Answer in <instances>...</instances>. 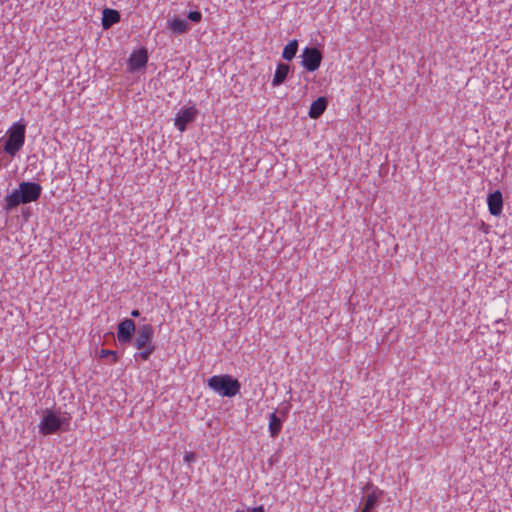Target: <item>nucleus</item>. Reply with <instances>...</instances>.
Segmentation results:
<instances>
[{"label":"nucleus","instance_id":"9d476101","mask_svg":"<svg viewBox=\"0 0 512 512\" xmlns=\"http://www.w3.org/2000/svg\"><path fill=\"white\" fill-rule=\"evenodd\" d=\"M488 209L491 215L499 216L503 209V196L500 190L490 193L487 197Z\"/></svg>","mask_w":512,"mask_h":512},{"label":"nucleus","instance_id":"2eb2a0df","mask_svg":"<svg viewBox=\"0 0 512 512\" xmlns=\"http://www.w3.org/2000/svg\"><path fill=\"white\" fill-rule=\"evenodd\" d=\"M283 425V419L277 415L276 412H273L269 415V433L272 438H275L279 435Z\"/></svg>","mask_w":512,"mask_h":512},{"label":"nucleus","instance_id":"1a4fd4ad","mask_svg":"<svg viewBox=\"0 0 512 512\" xmlns=\"http://www.w3.org/2000/svg\"><path fill=\"white\" fill-rule=\"evenodd\" d=\"M148 62V52L145 48L134 51L129 59L128 66L130 71H138L146 66Z\"/></svg>","mask_w":512,"mask_h":512},{"label":"nucleus","instance_id":"412c9836","mask_svg":"<svg viewBox=\"0 0 512 512\" xmlns=\"http://www.w3.org/2000/svg\"><path fill=\"white\" fill-rule=\"evenodd\" d=\"M288 411H289V406H286L282 410L279 411L283 420L286 418Z\"/></svg>","mask_w":512,"mask_h":512},{"label":"nucleus","instance_id":"6ab92c4d","mask_svg":"<svg viewBox=\"0 0 512 512\" xmlns=\"http://www.w3.org/2000/svg\"><path fill=\"white\" fill-rule=\"evenodd\" d=\"M187 17L190 21L198 23L202 20V13L200 11H190Z\"/></svg>","mask_w":512,"mask_h":512},{"label":"nucleus","instance_id":"39448f33","mask_svg":"<svg viewBox=\"0 0 512 512\" xmlns=\"http://www.w3.org/2000/svg\"><path fill=\"white\" fill-rule=\"evenodd\" d=\"M26 124L21 120L15 122L7 130V139L3 145L4 151L14 157L25 143Z\"/></svg>","mask_w":512,"mask_h":512},{"label":"nucleus","instance_id":"9b49d317","mask_svg":"<svg viewBox=\"0 0 512 512\" xmlns=\"http://www.w3.org/2000/svg\"><path fill=\"white\" fill-rule=\"evenodd\" d=\"M121 19L120 13L115 9L105 8L102 13V27L109 29Z\"/></svg>","mask_w":512,"mask_h":512},{"label":"nucleus","instance_id":"f257e3e1","mask_svg":"<svg viewBox=\"0 0 512 512\" xmlns=\"http://www.w3.org/2000/svg\"><path fill=\"white\" fill-rule=\"evenodd\" d=\"M42 193V187L36 182L23 181L17 189L6 195L4 209L11 211L20 204H28L37 201Z\"/></svg>","mask_w":512,"mask_h":512},{"label":"nucleus","instance_id":"6e6552de","mask_svg":"<svg viewBox=\"0 0 512 512\" xmlns=\"http://www.w3.org/2000/svg\"><path fill=\"white\" fill-rule=\"evenodd\" d=\"M198 110L194 107H184L176 115L174 125L180 132H184L187 125L195 121Z\"/></svg>","mask_w":512,"mask_h":512},{"label":"nucleus","instance_id":"f03ea898","mask_svg":"<svg viewBox=\"0 0 512 512\" xmlns=\"http://www.w3.org/2000/svg\"><path fill=\"white\" fill-rule=\"evenodd\" d=\"M135 334L130 343L138 350L134 354V359L147 361L156 350V345L153 343L154 328L151 324H144L138 327Z\"/></svg>","mask_w":512,"mask_h":512},{"label":"nucleus","instance_id":"0eeeda50","mask_svg":"<svg viewBox=\"0 0 512 512\" xmlns=\"http://www.w3.org/2000/svg\"><path fill=\"white\" fill-rule=\"evenodd\" d=\"M136 325L132 319L125 318L117 326V339L120 344H130L136 333Z\"/></svg>","mask_w":512,"mask_h":512},{"label":"nucleus","instance_id":"dca6fc26","mask_svg":"<svg viewBox=\"0 0 512 512\" xmlns=\"http://www.w3.org/2000/svg\"><path fill=\"white\" fill-rule=\"evenodd\" d=\"M382 495V491L374 490L370 494L367 495L365 499V504L361 512H371L378 503V499Z\"/></svg>","mask_w":512,"mask_h":512},{"label":"nucleus","instance_id":"20e7f679","mask_svg":"<svg viewBox=\"0 0 512 512\" xmlns=\"http://www.w3.org/2000/svg\"><path fill=\"white\" fill-rule=\"evenodd\" d=\"M210 389L222 397H234L240 392V382L229 374L214 375L207 381Z\"/></svg>","mask_w":512,"mask_h":512},{"label":"nucleus","instance_id":"4468645a","mask_svg":"<svg viewBox=\"0 0 512 512\" xmlns=\"http://www.w3.org/2000/svg\"><path fill=\"white\" fill-rule=\"evenodd\" d=\"M289 71L290 67L288 64L282 62L278 63L272 80V86L277 87L283 84L289 74Z\"/></svg>","mask_w":512,"mask_h":512},{"label":"nucleus","instance_id":"7ed1b4c3","mask_svg":"<svg viewBox=\"0 0 512 512\" xmlns=\"http://www.w3.org/2000/svg\"><path fill=\"white\" fill-rule=\"evenodd\" d=\"M70 420L71 417L67 412L60 413L51 409H45L38 425L39 432L43 435H51L59 431H67L70 426Z\"/></svg>","mask_w":512,"mask_h":512},{"label":"nucleus","instance_id":"4be33fe9","mask_svg":"<svg viewBox=\"0 0 512 512\" xmlns=\"http://www.w3.org/2000/svg\"><path fill=\"white\" fill-rule=\"evenodd\" d=\"M251 512H265V509H264V507L261 505V506H258V507H254V508H252Z\"/></svg>","mask_w":512,"mask_h":512},{"label":"nucleus","instance_id":"a211bd4d","mask_svg":"<svg viewBox=\"0 0 512 512\" xmlns=\"http://www.w3.org/2000/svg\"><path fill=\"white\" fill-rule=\"evenodd\" d=\"M99 357L100 358L111 357V363H113V364L118 361L117 352L113 351V350L101 349L99 352Z\"/></svg>","mask_w":512,"mask_h":512},{"label":"nucleus","instance_id":"ddd939ff","mask_svg":"<svg viewBox=\"0 0 512 512\" xmlns=\"http://www.w3.org/2000/svg\"><path fill=\"white\" fill-rule=\"evenodd\" d=\"M328 101L325 97H319L314 100L309 109V116L312 119L319 118L326 110Z\"/></svg>","mask_w":512,"mask_h":512},{"label":"nucleus","instance_id":"5701e85b","mask_svg":"<svg viewBox=\"0 0 512 512\" xmlns=\"http://www.w3.org/2000/svg\"><path fill=\"white\" fill-rule=\"evenodd\" d=\"M131 316L135 317V318L139 317L140 316V311L137 310V309L132 310L131 311Z\"/></svg>","mask_w":512,"mask_h":512},{"label":"nucleus","instance_id":"f3484780","mask_svg":"<svg viewBox=\"0 0 512 512\" xmlns=\"http://www.w3.org/2000/svg\"><path fill=\"white\" fill-rule=\"evenodd\" d=\"M298 51V41L296 39L289 41L282 51V58L286 61H291Z\"/></svg>","mask_w":512,"mask_h":512},{"label":"nucleus","instance_id":"aec40b11","mask_svg":"<svg viewBox=\"0 0 512 512\" xmlns=\"http://www.w3.org/2000/svg\"><path fill=\"white\" fill-rule=\"evenodd\" d=\"M196 456L193 452L186 453L184 456V461L187 463L193 462L195 460Z\"/></svg>","mask_w":512,"mask_h":512},{"label":"nucleus","instance_id":"423d86ee","mask_svg":"<svg viewBox=\"0 0 512 512\" xmlns=\"http://www.w3.org/2000/svg\"><path fill=\"white\" fill-rule=\"evenodd\" d=\"M301 65L308 71L314 72L321 65L323 55L316 47H305L300 55Z\"/></svg>","mask_w":512,"mask_h":512},{"label":"nucleus","instance_id":"f8f14e48","mask_svg":"<svg viewBox=\"0 0 512 512\" xmlns=\"http://www.w3.org/2000/svg\"><path fill=\"white\" fill-rule=\"evenodd\" d=\"M167 28L176 35H182L188 32L190 26L186 20L175 17L172 20H168Z\"/></svg>","mask_w":512,"mask_h":512}]
</instances>
